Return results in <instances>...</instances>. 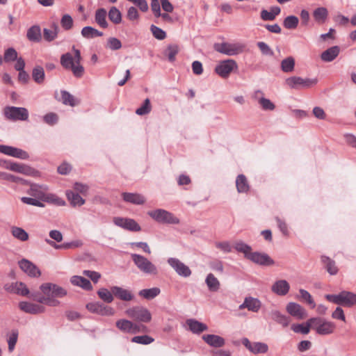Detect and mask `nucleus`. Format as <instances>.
<instances>
[{"instance_id":"nucleus-1","label":"nucleus","mask_w":356,"mask_h":356,"mask_svg":"<svg viewBox=\"0 0 356 356\" xmlns=\"http://www.w3.org/2000/svg\"><path fill=\"white\" fill-rule=\"evenodd\" d=\"M40 289L42 294L32 293L31 294L32 300L51 307L58 306L60 302L56 298H63L67 295L66 289L53 283H44L40 285Z\"/></svg>"},{"instance_id":"nucleus-2","label":"nucleus","mask_w":356,"mask_h":356,"mask_svg":"<svg viewBox=\"0 0 356 356\" xmlns=\"http://www.w3.org/2000/svg\"><path fill=\"white\" fill-rule=\"evenodd\" d=\"M73 53L67 52L60 56V64L65 70H70L76 78L83 76L85 69L81 65L82 57L80 50L72 47Z\"/></svg>"},{"instance_id":"nucleus-3","label":"nucleus","mask_w":356,"mask_h":356,"mask_svg":"<svg viewBox=\"0 0 356 356\" xmlns=\"http://www.w3.org/2000/svg\"><path fill=\"white\" fill-rule=\"evenodd\" d=\"M131 258L134 265L143 274L150 276H156L159 274L157 266L147 257L138 254H131Z\"/></svg>"},{"instance_id":"nucleus-4","label":"nucleus","mask_w":356,"mask_h":356,"mask_svg":"<svg viewBox=\"0 0 356 356\" xmlns=\"http://www.w3.org/2000/svg\"><path fill=\"white\" fill-rule=\"evenodd\" d=\"M325 298L330 302L346 307L356 306V294L343 291L339 294L326 295Z\"/></svg>"},{"instance_id":"nucleus-5","label":"nucleus","mask_w":356,"mask_h":356,"mask_svg":"<svg viewBox=\"0 0 356 356\" xmlns=\"http://www.w3.org/2000/svg\"><path fill=\"white\" fill-rule=\"evenodd\" d=\"M147 214L155 221L162 224H173L179 223V219L174 216L173 213L163 209H157L149 211Z\"/></svg>"},{"instance_id":"nucleus-6","label":"nucleus","mask_w":356,"mask_h":356,"mask_svg":"<svg viewBox=\"0 0 356 356\" xmlns=\"http://www.w3.org/2000/svg\"><path fill=\"white\" fill-rule=\"evenodd\" d=\"M318 83V79H303L300 76H291L285 80V84L291 89L309 88Z\"/></svg>"},{"instance_id":"nucleus-7","label":"nucleus","mask_w":356,"mask_h":356,"mask_svg":"<svg viewBox=\"0 0 356 356\" xmlns=\"http://www.w3.org/2000/svg\"><path fill=\"white\" fill-rule=\"evenodd\" d=\"M310 322L313 323L312 330L319 335H327L334 332L335 325L322 318H311Z\"/></svg>"},{"instance_id":"nucleus-8","label":"nucleus","mask_w":356,"mask_h":356,"mask_svg":"<svg viewBox=\"0 0 356 356\" xmlns=\"http://www.w3.org/2000/svg\"><path fill=\"white\" fill-rule=\"evenodd\" d=\"M244 46L240 43H215L213 49L222 54L227 56H235L243 51Z\"/></svg>"},{"instance_id":"nucleus-9","label":"nucleus","mask_w":356,"mask_h":356,"mask_svg":"<svg viewBox=\"0 0 356 356\" xmlns=\"http://www.w3.org/2000/svg\"><path fill=\"white\" fill-rule=\"evenodd\" d=\"M3 114L6 119L13 121H25L29 118V111L24 107L6 106Z\"/></svg>"},{"instance_id":"nucleus-10","label":"nucleus","mask_w":356,"mask_h":356,"mask_svg":"<svg viewBox=\"0 0 356 356\" xmlns=\"http://www.w3.org/2000/svg\"><path fill=\"white\" fill-rule=\"evenodd\" d=\"M236 62L232 59L220 61L215 67V72L222 78H227L231 72L237 69Z\"/></svg>"},{"instance_id":"nucleus-11","label":"nucleus","mask_w":356,"mask_h":356,"mask_svg":"<svg viewBox=\"0 0 356 356\" xmlns=\"http://www.w3.org/2000/svg\"><path fill=\"white\" fill-rule=\"evenodd\" d=\"M167 262L179 276L188 277L191 275V270L189 267L179 259L170 257L168 259Z\"/></svg>"},{"instance_id":"nucleus-12","label":"nucleus","mask_w":356,"mask_h":356,"mask_svg":"<svg viewBox=\"0 0 356 356\" xmlns=\"http://www.w3.org/2000/svg\"><path fill=\"white\" fill-rule=\"evenodd\" d=\"M0 153L23 160H26L29 158V154L26 151L5 145H0Z\"/></svg>"},{"instance_id":"nucleus-13","label":"nucleus","mask_w":356,"mask_h":356,"mask_svg":"<svg viewBox=\"0 0 356 356\" xmlns=\"http://www.w3.org/2000/svg\"><path fill=\"white\" fill-rule=\"evenodd\" d=\"M247 259L260 266H268L275 264L274 260L268 254L264 252H253L251 251Z\"/></svg>"},{"instance_id":"nucleus-14","label":"nucleus","mask_w":356,"mask_h":356,"mask_svg":"<svg viewBox=\"0 0 356 356\" xmlns=\"http://www.w3.org/2000/svg\"><path fill=\"white\" fill-rule=\"evenodd\" d=\"M113 223L120 227L132 232H139L141 228L140 225L133 219L122 217H114Z\"/></svg>"},{"instance_id":"nucleus-15","label":"nucleus","mask_w":356,"mask_h":356,"mask_svg":"<svg viewBox=\"0 0 356 356\" xmlns=\"http://www.w3.org/2000/svg\"><path fill=\"white\" fill-rule=\"evenodd\" d=\"M243 345L253 354H264L268 350V346L263 342H250L248 338L242 339Z\"/></svg>"},{"instance_id":"nucleus-16","label":"nucleus","mask_w":356,"mask_h":356,"mask_svg":"<svg viewBox=\"0 0 356 356\" xmlns=\"http://www.w3.org/2000/svg\"><path fill=\"white\" fill-rule=\"evenodd\" d=\"M4 289L9 293H15L22 296H26L31 294L30 293L29 289L26 285L22 282L6 284L4 286ZM30 298L32 299L31 296Z\"/></svg>"},{"instance_id":"nucleus-17","label":"nucleus","mask_w":356,"mask_h":356,"mask_svg":"<svg viewBox=\"0 0 356 356\" xmlns=\"http://www.w3.org/2000/svg\"><path fill=\"white\" fill-rule=\"evenodd\" d=\"M21 270L29 277H38L41 275L39 268L31 261L26 259H22L18 262Z\"/></svg>"},{"instance_id":"nucleus-18","label":"nucleus","mask_w":356,"mask_h":356,"mask_svg":"<svg viewBox=\"0 0 356 356\" xmlns=\"http://www.w3.org/2000/svg\"><path fill=\"white\" fill-rule=\"evenodd\" d=\"M289 289L290 285L285 280H277L271 286L272 292L280 296H286L289 293Z\"/></svg>"},{"instance_id":"nucleus-19","label":"nucleus","mask_w":356,"mask_h":356,"mask_svg":"<svg viewBox=\"0 0 356 356\" xmlns=\"http://www.w3.org/2000/svg\"><path fill=\"white\" fill-rule=\"evenodd\" d=\"M186 325L188 330L193 334H200V333L208 330V326L202 322L194 318H188L186 321Z\"/></svg>"},{"instance_id":"nucleus-20","label":"nucleus","mask_w":356,"mask_h":356,"mask_svg":"<svg viewBox=\"0 0 356 356\" xmlns=\"http://www.w3.org/2000/svg\"><path fill=\"white\" fill-rule=\"evenodd\" d=\"M202 338L205 343L213 348H221L225 344V339L218 335L204 334Z\"/></svg>"},{"instance_id":"nucleus-21","label":"nucleus","mask_w":356,"mask_h":356,"mask_svg":"<svg viewBox=\"0 0 356 356\" xmlns=\"http://www.w3.org/2000/svg\"><path fill=\"white\" fill-rule=\"evenodd\" d=\"M116 327L121 331L127 333L136 334L139 332L136 323L126 319H120L116 322Z\"/></svg>"},{"instance_id":"nucleus-22","label":"nucleus","mask_w":356,"mask_h":356,"mask_svg":"<svg viewBox=\"0 0 356 356\" xmlns=\"http://www.w3.org/2000/svg\"><path fill=\"white\" fill-rule=\"evenodd\" d=\"M3 167L7 170H10L11 171H14L24 175H29L32 170L30 167L26 165L15 162L4 161Z\"/></svg>"},{"instance_id":"nucleus-23","label":"nucleus","mask_w":356,"mask_h":356,"mask_svg":"<svg viewBox=\"0 0 356 356\" xmlns=\"http://www.w3.org/2000/svg\"><path fill=\"white\" fill-rule=\"evenodd\" d=\"M114 296L124 301H130L133 299L134 296L131 292L127 289L118 286L111 287Z\"/></svg>"},{"instance_id":"nucleus-24","label":"nucleus","mask_w":356,"mask_h":356,"mask_svg":"<svg viewBox=\"0 0 356 356\" xmlns=\"http://www.w3.org/2000/svg\"><path fill=\"white\" fill-rule=\"evenodd\" d=\"M122 197L126 202L137 205L143 204L146 201L145 197L139 193H122Z\"/></svg>"},{"instance_id":"nucleus-25","label":"nucleus","mask_w":356,"mask_h":356,"mask_svg":"<svg viewBox=\"0 0 356 356\" xmlns=\"http://www.w3.org/2000/svg\"><path fill=\"white\" fill-rule=\"evenodd\" d=\"M261 307V302L255 298L247 297L243 304L239 306L240 309H247L251 312H257Z\"/></svg>"},{"instance_id":"nucleus-26","label":"nucleus","mask_w":356,"mask_h":356,"mask_svg":"<svg viewBox=\"0 0 356 356\" xmlns=\"http://www.w3.org/2000/svg\"><path fill=\"white\" fill-rule=\"evenodd\" d=\"M27 39L33 42H39L42 40L41 29L38 25L31 26L26 32Z\"/></svg>"},{"instance_id":"nucleus-27","label":"nucleus","mask_w":356,"mask_h":356,"mask_svg":"<svg viewBox=\"0 0 356 356\" xmlns=\"http://www.w3.org/2000/svg\"><path fill=\"white\" fill-rule=\"evenodd\" d=\"M70 282L73 285L81 287L85 290L90 291L92 289L90 282L83 277L74 275L70 278Z\"/></svg>"},{"instance_id":"nucleus-28","label":"nucleus","mask_w":356,"mask_h":356,"mask_svg":"<svg viewBox=\"0 0 356 356\" xmlns=\"http://www.w3.org/2000/svg\"><path fill=\"white\" fill-rule=\"evenodd\" d=\"M259 95H263L262 92L261 90H257L254 92V98L258 99V102L261 108L265 111L274 110L275 108V104L269 99L264 97H259Z\"/></svg>"},{"instance_id":"nucleus-29","label":"nucleus","mask_w":356,"mask_h":356,"mask_svg":"<svg viewBox=\"0 0 356 356\" xmlns=\"http://www.w3.org/2000/svg\"><path fill=\"white\" fill-rule=\"evenodd\" d=\"M339 54V47L334 46L323 51L321 55V58L325 62H331L337 58Z\"/></svg>"},{"instance_id":"nucleus-30","label":"nucleus","mask_w":356,"mask_h":356,"mask_svg":"<svg viewBox=\"0 0 356 356\" xmlns=\"http://www.w3.org/2000/svg\"><path fill=\"white\" fill-rule=\"evenodd\" d=\"M66 196L71 205L73 207H80L85 204V200L83 199L77 193L72 191H67Z\"/></svg>"},{"instance_id":"nucleus-31","label":"nucleus","mask_w":356,"mask_h":356,"mask_svg":"<svg viewBox=\"0 0 356 356\" xmlns=\"http://www.w3.org/2000/svg\"><path fill=\"white\" fill-rule=\"evenodd\" d=\"M236 186L237 191L240 193L248 192L250 186L245 175H238L236 179Z\"/></svg>"},{"instance_id":"nucleus-32","label":"nucleus","mask_w":356,"mask_h":356,"mask_svg":"<svg viewBox=\"0 0 356 356\" xmlns=\"http://www.w3.org/2000/svg\"><path fill=\"white\" fill-rule=\"evenodd\" d=\"M10 232L15 238L20 241L24 242L29 239V234L22 227L13 226L10 228Z\"/></svg>"},{"instance_id":"nucleus-33","label":"nucleus","mask_w":356,"mask_h":356,"mask_svg":"<svg viewBox=\"0 0 356 356\" xmlns=\"http://www.w3.org/2000/svg\"><path fill=\"white\" fill-rule=\"evenodd\" d=\"M45 241L49 245H51V247H53V248H54L55 249H57V250H58V249H69V248H76V247H79L80 245H82V243L81 241H72V242H70V243H63V244H60V245H57L55 242H54L53 241H51L50 239H46Z\"/></svg>"},{"instance_id":"nucleus-34","label":"nucleus","mask_w":356,"mask_h":356,"mask_svg":"<svg viewBox=\"0 0 356 356\" xmlns=\"http://www.w3.org/2000/svg\"><path fill=\"white\" fill-rule=\"evenodd\" d=\"M295 64L294 58L292 56H288L281 61L280 67L284 72H292L294 70Z\"/></svg>"},{"instance_id":"nucleus-35","label":"nucleus","mask_w":356,"mask_h":356,"mask_svg":"<svg viewBox=\"0 0 356 356\" xmlns=\"http://www.w3.org/2000/svg\"><path fill=\"white\" fill-rule=\"evenodd\" d=\"M107 13L104 8H99L95 13V22L102 27L107 28L108 23L106 22Z\"/></svg>"},{"instance_id":"nucleus-36","label":"nucleus","mask_w":356,"mask_h":356,"mask_svg":"<svg viewBox=\"0 0 356 356\" xmlns=\"http://www.w3.org/2000/svg\"><path fill=\"white\" fill-rule=\"evenodd\" d=\"M321 261L324 264L325 268H326L327 271L332 275H336L338 272V268L336 266L334 261L331 259L330 258L322 256L321 257Z\"/></svg>"},{"instance_id":"nucleus-37","label":"nucleus","mask_w":356,"mask_h":356,"mask_svg":"<svg viewBox=\"0 0 356 356\" xmlns=\"http://www.w3.org/2000/svg\"><path fill=\"white\" fill-rule=\"evenodd\" d=\"M42 201L46 202L50 204H53L57 206H65V202L58 196L51 194L45 193L44 196H42Z\"/></svg>"},{"instance_id":"nucleus-38","label":"nucleus","mask_w":356,"mask_h":356,"mask_svg":"<svg viewBox=\"0 0 356 356\" xmlns=\"http://www.w3.org/2000/svg\"><path fill=\"white\" fill-rule=\"evenodd\" d=\"M81 35L85 38L91 39L102 36L103 33L92 26H85L81 30Z\"/></svg>"},{"instance_id":"nucleus-39","label":"nucleus","mask_w":356,"mask_h":356,"mask_svg":"<svg viewBox=\"0 0 356 356\" xmlns=\"http://www.w3.org/2000/svg\"><path fill=\"white\" fill-rule=\"evenodd\" d=\"M61 93V101L63 104L69 105L70 106H74L79 104V101L77 100L72 95L66 90H62Z\"/></svg>"},{"instance_id":"nucleus-40","label":"nucleus","mask_w":356,"mask_h":356,"mask_svg":"<svg viewBox=\"0 0 356 356\" xmlns=\"http://www.w3.org/2000/svg\"><path fill=\"white\" fill-rule=\"evenodd\" d=\"M328 16L327 9L325 7H320L313 12V17L318 23H323Z\"/></svg>"},{"instance_id":"nucleus-41","label":"nucleus","mask_w":356,"mask_h":356,"mask_svg":"<svg viewBox=\"0 0 356 356\" xmlns=\"http://www.w3.org/2000/svg\"><path fill=\"white\" fill-rule=\"evenodd\" d=\"M312 325L309 318L305 324H293L291 329L296 333L307 334L309 332L310 329H312Z\"/></svg>"},{"instance_id":"nucleus-42","label":"nucleus","mask_w":356,"mask_h":356,"mask_svg":"<svg viewBox=\"0 0 356 356\" xmlns=\"http://www.w3.org/2000/svg\"><path fill=\"white\" fill-rule=\"evenodd\" d=\"M205 282L210 291H217L220 288L219 281L212 273L207 275Z\"/></svg>"},{"instance_id":"nucleus-43","label":"nucleus","mask_w":356,"mask_h":356,"mask_svg":"<svg viewBox=\"0 0 356 356\" xmlns=\"http://www.w3.org/2000/svg\"><path fill=\"white\" fill-rule=\"evenodd\" d=\"M160 292L161 291L159 288L153 287L151 289H145L140 290L138 294L139 296L147 300H151L156 297L160 293Z\"/></svg>"},{"instance_id":"nucleus-44","label":"nucleus","mask_w":356,"mask_h":356,"mask_svg":"<svg viewBox=\"0 0 356 356\" xmlns=\"http://www.w3.org/2000/svg\"><path fill=\"white\" fill-rule=\"evenodd\" d=\"M97 295L101 300L106 303H111L113 300L114 295L111 289L108 290L106 288H101L98 290Z\"/></svg>"},{"instance_id":"nucleus-45","label":"nucleus","mask_w":356,"mask_h":356,"mask_svg":"<svg viewBox=\"0 0 356 356\" xmlns=\"http://www.w3.org/2000/svg\"><path fill=\"white\" fill-rule=\"evenodd\" d=\"M271 318L281 324L283 327L288 326L291 321L289 315H284L282 313H271Z\"/></svg>"},{"instance_id":"nucleus-46","label":"nucleus","mask_w":356,"mask_h":356,"mask_svg":"<svg viewBox=\"0 0 356 356\" xmlns=\"http://www.w3.org/2000/svg\"><path fill=\"white\" fill-rule=\"evenodd\" d=\"M234 248L237 252L243 253L246 259L252 251V248L242 241H236L234 243Z\"/></svg>"},{"instance_id":"nucleus-47","label":"nucleus","mask_w":356,"mask_h":356,"mask_svg":"<svg viewBox=\"0 0 356 356\" xmlns=\"http://www.w3.org/2000/svg\"><path fill=\"white\" fill-rule=\"evenodd\" d=\"M299 293H300V298L302 302L307 303L309 306L310 309H314L315 303H314L310 293L305 289H300L299 291Z\"/></svg>"},{"instance_id":"nucleus-48","label":"nucleus","mask_w":356,"mask_h":356,"mask_svg":"<svg viewBox=\"0 0 356 356\" xmlns=\"http://www.w3.org/2000/svg\"><path fill=\"white\" fill-rule=\"evenodd\" d=\"M299 19L296 16L290 15L283 21L284 26L287 29H295L298 25Z\"/></svg>"},{"instance_id":"nucleus-49","label":"nucleus","mask_w":356,"mask_h":356,"mask_svg":"<svg viewBox=\"0 0 356 356\" xmlns=\"http://www.w3.org/2000/svg\"><path fill=\"white\" fill-rule=\"evenodd\" d=\"M108 18L114 24H120L122 21V15L120 10L115 6L112 7L108 12Z\"/></svg>"},{"instance_id":"nucleus-50","label":"nucleus","mask_w":356,"mask_h":356,"mask_svg":"<svg viewBox=\"0 0 356 356\" xmlns=\"http://www.w3.org/2000/svg\"><path fill=\"white\" fill-rule=\"evenodd\" d=\"M32 76L33 80L38 83H41L44 79V69L40 66H37L33 68L32 72Z\"/></svg>"},{"instance_id":"nucleus-51","label":"nucleus","mask_w":356,"mask_h":356,"mask_svg":"<svg viewBox=\"0 0 356 356\" xmlns=\"http://www.w3.org/2000/svg\"><path fill=\"white\" fill-rule=\"evenodd\" d=\"M179 50V48L177 44H170L168 46L165 54L170 62H173L175 60V56L178 54Z\"/></svg>"},{"instance_id":"nucleus-52","label":"nucleus","mask_w":356,"mask_h":356,"mask_svg":"<svg viewBox=\"0 0 356 356\" xmlns=\"http://www.w3.org/2000/svg\"><path fill=\"white\" fill-rule=\"evenodd\" d=\"M154 341V339L149 335L135 336L131 339V342L143 345H148Z\"/></svg>"},{"instance_id":"nucleus-53","label":"nucleus","mask_w":356,"mask_h":356,"mask_svg":"<svg viewBox=\"0 0 356 356\" xmlns=\"http://www.w3.org/2000/svg\"><path fill=\"white\" fill-rule=\"evenodd\" d=\"M151 110L150 100L147 98L144 100L143 105L136 109V113L138 115H144L148 114Z\"/></svg>"},{"instance_id":"nucleus-54","label":"nucleus","mask_w":356,"mask_h":356,"mask_svg":"<svg viewBox=\"0 0 356 356\" xmlns=\"http://www.w3.org/2000/svg\"><path fill=\"white\" fill-rule=\"evenodd\" d=\"M215 247L224 253H229L232 251V245L228 241H217L215 243Z\"/></svg>"},{"instance_id":"nucleus-55","label":"nucleus","mask_w":356,"mask_h":356,"mask_svg":"<svg viewBox=\"0 0 356 356\" xmlns=\"http://www.w3.org/2000/svg\"><path fill=\"white\" fill-rule=\"evenodd\" d=\"M130 314L131 318L140 322L147 323L152 319L151 313H130Z\"/></svg>"},{"instance_id":"nucleus-56","label":"nucleus","mask_w":356,"mask_h":356,"mask_svg":"<svg viewBox=\"0 0 356 356\" xmlns=\"http://www.w3.org/2000/svg\"><path fill=\"white\" fill-rule=\"evenodd\" d=\"M150 31L155 38L159 40H164L166 38V33L161 28L152 25Z\"/></svg>"},{"instance_id":"nucleus-57","label":"nucleus","mask_w":356,"mask_h":356,"mask_svg":"<svg viewBox=\"0 0 356 356\" xmlns=\"http://www.w3.org/2000/svg\"><path fill=\"white\" fill-rule=\"evenodd\" d=\"M17 55V51L14 48L10 47L5 51L3 60L6 62L14 61L18 58Z\"/></svg>"},{"instance_id":"nucleus-58","label":"nucleus","mask_w":356,"mask_h":356,"mask_svg":"<svg viewBox=\"0 0 356 356\" xmlns=\"http://www.w3.org/2000/svg\"><path fill=\"white\" fill-rule=\"evenodd\" d=\"M29 194L34 197H35L37 200H39L40 202H42V196H44L45 193L42 192L38 186L33 185L31 186L29 191Z\"/></svg>"},{"instance_id":"nucleus-59","label":"nucleus","mask_w":356,"mask_h":356,"mask_svg":"<svg viewBox=\"0 0 356 356\" xmlns=\"http://www.w3.org/2000/svg\"><path fill=\"white\" fill-rule=\"evenodd\" d=\"M62 27L65 30H70L73 26V19L70 15H64L60 20Z\"/></svg>"},{"instance_id":"nucleus-60","label":"nucleus","mask_w":356,"mask_h":356,"mask_svg":"<svg viewBox=\"0 0 356 356\" xmlns=\"http://www.w3.org/2000/svg\"><path fill=\"white\" fill-rule=\"evenodd\" d=\"M21 201L26 204L33 205L38 207H44V204L40 202L39 200H37L35 197H21Z\"/></svg>"},{"instance_id":"nucleus-61","label":"nucleus","mask_w":356,"mask_h":356,"mask_svg":"<svg viewBox=\"0 0 356 356\" xmlns=\"http://www.w3.org/2000/svg\"><path fill=\"white\" fill-rule=\"evenodd\" d=\"M107 47L111 50H118L122 47V43L116 38H109L107 42Z\"/></svg>"},{"instance_id":"nucleus-62","label":"nucleus","mask_w":356,"mask_h":356,"mask_svg":"<svg viewBox=\"0 0 356 356\" xmlns=\"http://www.w3.org/2000/svg\"><path fill=\"white\" fill-rule=\"evenodd\" d=\"M86 307L90 312H104L106 309V307L99 302L88 303Z\"/></svg>"},{"instance_id":"nucleus-63","label":"nucleus","mask_w":356,"mask_h":356,"mask_svg":"<svg viewBox=\"0 0 356 356\" xmlns=\"http://www.w3.org/2000/svg\"><path fill=\"white\" fill-rule=\"evenodd\" d=\"M17 338H18V331L13 330L12 334L8 340V350L10 352H12L14 350L16 343L17 341Z\"/></svg>"},{"instance_id":"nucleus-64","label":"nucleus","mask_w":356,"mask_h":356,"mask_svg":"<svg viewBox=\"0 0 356 356\" xmlns=\"http://www.w3.org/2000/svg\"><path fill=\"white\" fill-rule=\"evenodd\" d=\"M257 47L264 55L270 56H273V51L266 42H257Z\"/></svg>"}]
</instances>
